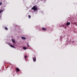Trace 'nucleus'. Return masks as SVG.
<instances>
[{
    "label": "nucleus",
    "mask_w": 77,
    "mask_h": 77,
    "mask_svg": "<svg viewBox=\"0 0 77 77\" xmlns=\"http://www.w3.org/2000/svg\"><path fill=\"white\" fill-rule=\"evenodd\" d=\"M32 9L34 11H36L38 9L36 7V5L33 6V7L32 8Z\"/></svg>",
    "instance_id": "nucleus-1"
},
{
    "label": "nucleus",
    "mask_w": 77,
    "mask_h": 77,
    "mask_svg": "<svg viewBox=\"0 0 77 77\" xmlns=\"http://www.w3.org/2000/svg\"><path fill=\"white\" fill-rule=\"evenodd\" d=\"M27 45L28 47H30V46L29 45V44H27Z\"/></svg>",
    "instance_id": "nucleus-12"
},
{
    "label": "nucleus",
    "mask_w": 77,
    "mask_h": 77,
    "mask_svg": "<svg viewBox=\"0 0 77 77\" xmlns=\"http://www.w3.org/2000/svg\"><path fill=\"white\" fill-rule=\"evenodd\" d=\"M23 49H24V50H26V48L25 47H23Z\"/></svg>",
    "instance_id": "nucleus-9"
},
{
    "label": "nucleus",
    "mask_w": 77,
    "mask_h": 77,
    "mask_svg": "<svg viewBox=\"0 0 77 77\" xmlns=\"http://www.w3.org/2000/svg\"><path fill=\"white\" fill-rule=\"evenodd\" d=\"M25 59H26L27 58V56L26 55H25Z\"/></svg>",
    "instance_id": "nucleus-13"
},
{
    "label": "nucleus",
    "mask_w": 77,
    "mask_h": 77,
    "mask_svg": "<svg viewBox=\"0 0 77 77\" xmlns=\"http://www.w3.org/2000/svg\"><path fill=\"white\" fill-rule=\"evenodd\" d=\"M69 24H70V22H67L66 23L67 26H68L69 25Z\"/></svg>",
    "instance_id": "nucleus-6"
},
{
    "label": "nucleus",
    "mask_w": 77,
    "mask_h": 77,
    "mask_svg": "<svg viewBox=\"0 0 77 77\" xmlns=\"http://www.w3.org/2000/svg\"><path fill=\"white\" fill-rule=\"evenodd\" d=\"M28 17L29 18H31V16L30 15H28Z\"/></svg>",
    "instance_id": "nucleus-11"
},
{
    "label": "nucleus",
    "mask_w": 77,
    "mask_h": 77,
    "mask_svg": "<svg viewBox=\"0 0 77 77\" xmlns=\"http://www.w3.org/2000/svg\"><path fill=\"white\" fill-rule=\"evenodd\" d=\"M33 59L34 62H36V58H33Z\"/></svg>",
    "instance_id": "nucleus-3"
},
{
    "label": "nucleus",
    "mask_w": 77,
    "mask_h": 77,
    "mask_svg": "<svg viewBox=\"0 0 77 77\" xmlns=\"http://www.w3.org/2000/svg\"><path fill=\"white\" fill-rule=\"evenodd\" d=\"M10 46L11 47H12L13 48H15V47H14V46L13 45H11Z\"/></svg>",
    "instance_id": "nucleus-7"
},
{
    "label": "nucleus",
    "mask_w": 77,
    "mask_h": 77,
    "mask_svg": "<svg viewBox=\"0 0 77 77\" xmlns=\"http://www.w3.org/2000/svg\"><path fill=\"white\" fill-rule=\"evenodd\" d=\"M16 70L17 71H20V69L18 68H16Z\"/></svg>",
    "instance_id": "nucleus-2"
},
{
    "label": "nucleus",
    "mask_w": 77,
    "mask_h": 77,
    "mask_svg": "<svg viewBox=\"0 0 77 77\" xmlns=\"http://www.w3.org/2000/svg\"><path fill=\"white\" fill-rule=\"evenodd\" d=\"M12 41L13 42H14V43H15V41L14 40L12 39Z\"/></svg>",
    "instance_id": "nucleus-8"
},
{
    "label": "nucleus",
    "mask_w": 77,
    "mask_h": 77,
    "mask_svg": "<svg viewBox=\"0 0 77 77\" xmlns=\"http://www.w3.org/2000/svg\"><path fill=\"white\" fill-rule=\"evenodd\" d=\"M21 38L23 39H26V38H25L24 37H22Z\"/></svg>",
    "instance_id": "nucleus-4"
},
{
    "label": "nucleus",
    "mask_w": 77,
    "mask_h": 77,
    "mask_svg": "<svg viewBox=\"0 0 77 77\" xmlns=\"http://www.w3.org/2000/svg\"><path fill=\"white\" fill-rule=\"evenodd\" d=\"M2 5V3L0 2V5Z\"/></svg>",
    "instance_id": "nucleus-15"
},
{
    "label": "nucleus",
    "mask_w": 77,
    "mask_h": 77,
    "mask_svg": "<svg viewBox=\"0 0 77 77\" xmlns=\"http://www.w3.org/2000/svg\"><path fill=\"white\" fill-rule=\"evenodd\" d=\"M3 11V10H1L0 11V13H1V12H2Z\"/></svg>",
    "instance_id": "nucleus-14"
},
{
    "label": "nucleus",
    "mask_w": 77,
    "mask_h": 77,
    "mask_svg": "<svg viewBox=\"0 0 77 77\" xmlns=\"http://www.w3.org/2000/svg\"><path fill=\"white\" fill-rule=\"evenodd\" d=\"M47 29H46V28H42V30H46Z\"/></svg>",
    "instance_id": "nucleus-5"
},
{
    "label": "nucleus",
    "mask_w": 77,
    "mask_h": 77,
    "mask_svg": "<svg viewBox=\"0 0 77 77\" xmlns=\"http://www.w3.org/2000/svg\"><path fill=\"white\" fill-rule=\"evenodd\" d=\"M5 30H8V29L6 27H5Z\"/></svg>",
    "instance_id": "nucleus-10"
}]
</instances>
